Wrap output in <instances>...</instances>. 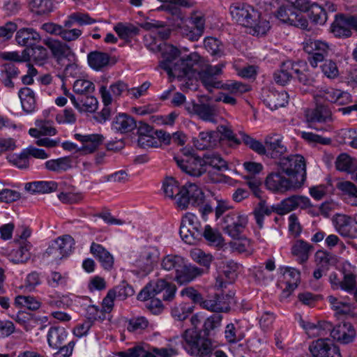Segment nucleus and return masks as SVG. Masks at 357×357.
I'll return each instance as SVG.
<instances>
[{
    "label": "nucleus",
    "mask_w": 357,
    "mask_h": 357,
    "mask_svg": "<svg viewBox=\"0 0 357 357\" xmlns=\"http://www.w3.org/2000/svg\"><path fill=\"white\" fill-rule=\"evenodd\" d=\"M335 167L338 171L354 176L357 171V160L347 153H342L336 159Z\"/></svg>",
    "instance_id": "c9c22d12"
},
{
    "label": "nucleus",
    "mask_w": 357,
    "mask_h": 357,
    "mask_svg": "<svg viewBox=\"0 0 357 357\" xmlns=\"http://www.w3.org/2000/svg\"><path fill=\"white\" fill-rule=\"evenodd\" d=\"M310 20L315 24L322 25L327 20L326 11L317 3H312L308 14Z\"/></svg>",
    "instance_id": "603ef678"
},
{
    "label": "nucleus",
    "mask_w": 357,
    "mask_h": 357,
    "mask_svg": "<svg viewBox=\"0 0 357 357\" xmlns=\"http://www.w3.org/2000/svg\"><path fill=\"white\" fill-rule=\"evenodd\" d=\"M160 258V252L155 247H147L142 249L133 264L142 275H147L153 271Z\"/></svg>",
    "instance_id": "6e6552de"
},
{
    "label": "nucleus",
    "mask_w": 357,
    "mask_h": 357,
    "mask_svg": "<svg viewBox=\"0 0 357 357\" xmlns=\"http://www.w3.org/2000/svg\"><path fill=\"white\" fill-rule=\"evenodd\" d=\"M94 90L95 85L89 80L77 79L73 84V91L80 96L92 94Z\"/></svg>",
    "instance_id": "bf43d9fd"
},
{
    "label": "nucleus",
    "mask_w": 357,
    "mask_h": 357,
    "mask_svg": "<svg viewBox=\"0 0 357 357\" xmlns=\"http://www.w3.org/2000/svg\"><path fill=\"white\" fill-rule=\"evenodd\" d=\"M282 137L277 133H271L264 139L266 154L273 158H280L287 151V147L282 144Z\"/></svg>",
    "instance_id": "4be33fe9"
},
{
    "label": "nucleus",
    "mask_w": 357,
    "mask_h": 357,
    "mask_svg": "<svg viewBox=\"0 0 357 357\" xmlns=\"http://www.w3.org/2000/svg\"><path fill=\"white\" fill-rule=\"evenodd\" d=\"M222 318V315L220 313H214L209 316L204 321L203 328L199 333L211 339L220 327Z\"/></svg>",
    "instance_id": "473e14b6"
},
{
    "label": "nucleus",
    "mask_w": 357,
    "mask_h": 357,
    "mask_svg": "<svg viewBox=\"0 0 357 357\" xmlns=\"http://www.w3.org/2000/svg\"><path fill=\"white\" fill-rule=\"evenodd\" d=\"M150 50L153 52H160L162 60L160 62V67L169 76L180 79L194 77L198 67H201L202 64V58L197 52L190 53L187 56L178 59L180 50L164 42L151 45Z\"/></svg>",
    "instance_id": "f257e3e1"
},
{
    "label": "nucleus",
    "mask_w": 357,
    "mask_h": 357,
    "mask_svg": "<svg viewBox=\"0 0 357 357\" xmlns=\"http://www.w3.org/2000/svg\"><path fill=\"white\" fill-rule=\"evenodd\" d=\"M225 337L230 344L236 343L245 337V332L242 330L238 321L229 324L225 330Z\"/></svg>",
    "instance_id": "ea45409f"
},
{
    "label": "nucleus",
    "mask_w": 357,
    "mask_h": 357,
    "mask_svg": "<svg viewBox=\"0 0 357 357\" xmlns=\"http://www.w3.org/2000/svg\"><path fill=\"white\" fill-rule=\"evenodd\" d=\"M87 59L89 66L96 70L107 66L110 60L108 54L98 51L90 52L88 54Z\"/></svg>",
    "instance_id": "37998d69"
},
{
    "label": "nucleus",
    "mask_w": 357,
    "mask_h": 357,
    "mask_svg": "<svg viewBox=\"0 0 357 357\" xmlns=\"http://www.w3.org/2000/svg\"><path fill=\"white\" fill-rule=\"evenodd\" d=\"M311 206L308 197L301 195H292L276 204L275 213L280 215L287 214L298 208H307Z\"/></svg>",
    "instance_id": "f3484780"
},
{
    "label": "nucleus",
    "mask_w": 357,
    "mask_h": 357,
    "mask_svg": "<svg viewBox=\"0 0 357 357\" xmlns=\"http://www.w3.org/2000/svg\"><path fill=\"white\" fill-rule=\"evenodd\" d=\"M264 103L271 110L284 107L288 102L289 96L284 91H278L273 89H264L261 93Z\"/></svg>",
    "instance_id": "6ab92c4d"
},
{
    "label": "nucleus",
    "mask_w": 357,
    "mask_h": 357,
    "mask_svg": "<svg viewBox=\"0 0 357 357\" xmlns=\"http://www.w3.org/2000/svg\"><path fill=\"white\" fill-rule=\"evenodd\" d=\"M238 269V264L233 260L224 262L222 274L217 278L215 287L222 289L226 287V284L233 283L237 277Z\"/></svg>",
    "instance_id": "5701e85b"
},
{
    "label": "nucleus",
    "mask_w": 357,
    "mask_h": 357,
    "mask_svg": "<svg viewBox=\"0 0 357 357\" xmlns=\"http://www.w3.org/2000/svg\"><path fill=\"white\" fill-rule=\"evenodd\" d=\"M248 220L245 214L238 211L229 212L221 221V227L232 238H240L247 227Z\"/></svg>",
    "instance_id": "423d86ee"
},
{
    "label": "nucleus",
    "mask_w": 357,
    "mask_h": 357,
    "mask_svg": "<svg viewBox=\"0 0 357 357\" xmlns=\"http://www.w3.org/2000/svg\"><path fill=\"white\" fill-rule=\"evenodd\" d=\"M186 261L179 255H168L161 261L162 268L165 271H179L184 266Z\"/></svg>",
    "instance_id": "49530a36"
},
{
    "label": "nucleus",
    "mask_w": 357,
    "mask_h": 357,
    "mask_svg": "<svg viewBox=\"0 0 357 357\" xmlns=\"http://www.w3.org/2000/svg\"><path fill=\"white\" fill-rule=\"evenodd\" d=\"M331 336L337 342L346 344L354 341L356 331L351 324L343 323L333 327Z\"/></svg>",
    "instance_id": "a878e982"
},
{
    "label": "nucleus",
    "mask_w": 357,
    "mask_h": 357,
    "mask_svg": "<svg viewBox=\"0 0 357 357\" xmlns=\"http://www.w3.org/2000/svg\"><path fill=\"white\" fill-rule=\"evenodd\" d=\"M283 275L285 280V287L282 292L281 297L287 298L298 287V283L300 281V272L294 268L286 267Z\"/></svg>",
    "instance_id": "c756f323"
},
{
    "label": "nucleus",
    "mask_w": 357,
    "mask_h": 357,
    "mask_svg": "<svg viewBox=\"0 0 357 357\" xmlns=\"http://www.w3.org/2000/svg\"><path fill=\"white\" fill-rule=\"evenodd\" d=\"M337 94H340L338 89L327 88L324 90H321L317 93L316 96L317 101L321 102V100H326L335 103L337 100Z\"/></svg>",
    "instance_id": "e2e57ef3"
},
{
    "label": "nucleus",
    "mask_w": 357,
    "mask_h": 357,
    "mask_svg": "<svg viewBox=\"0 0 357 357\" xmlns=\"http://www.w3.org/2000/svg\"><path fill=\"white\" fill-rule=\"evenodd\" d=\"M74 137L82 143V146L77 148V151L83 154H90L97 150L103 142L104 137L100 134L81 135L76 133Z\"/></svg>",
    "instance_id": "aec40b11"
},
{
    "label": "nucleus",
    "mask_w": 357,
    "mask_h": 357,
    "mask_svg": "<svg viewBox=\"0 0 357 357\" xmlns=\"http://www.w3.org/2000/svg\"><path fill=\"white\" fill-rule=\"evenodd\" d=\"M276 17L282 22L291 26L306 29L308 26L307 20L299 12L295 10L294 6L287 1L286 4L280 6L277 11Z\"/></svg>",
    "instance_id": "f8f14e48"
},
{
    "label": "nucleus",
    "mask_w": 357,
    "mask_h": 357,
    "mask_svg": "<svg viewBox=\"0 0 357 357\" xmlns=\"http://www.w3.org/2000/svg\"><path fill=\"white\" fill-rule=\"evenodd\" d=\"M41 40L39 33L33 28H22L17 31L15 40L23 47H32Z\"/></svg>",
    "instance_id": "c85d7f7f"
},
{
    "label": "nucleus",
    "mask_w": 357,
    "mask_h": 357,
    "mask_svg": "<svg viewBox=\"0 0 357 357\" xmlns=\"http://www.w3.org/2000/svg\"><path fill=\"white\" fill-rule=\"evenodd\" d=\"M352 19H354V15H336L331 26V32L337 38L350 37L352 33L351 28L353 29V24L351 22Z\"/></svg>",
    "instance_id": "412c9836"
},
{
    "label": "nucleus",
    "mask_w": 357,
    "mask_h": 357,
    "mask_svg": "<svg viewBox=\"0 0 357 357\" xmlns=\"http://www.w3.org/2000/svg\"><path fill=\"white\" fill-rule=\"evenodd\" d=\"M204 195L202 189L195 183L181 186L180 197L176 199V206L181 209H186L189 204L196 206L204 202Z\"/></svg>",
    "instance_id": "9d476101"
},
{
    "label": "nucleus",
    "mask_w": 357,
    "mask_h": 357,
    "mask_svg": "<svg viewBox=\"0 0 357 357\" xmlns=\"http://www.w3.org/2000/svg\"><path fill=\"white\" fill-rule=\"evenodd\" d=\"M31 245L28 241H23L20 247L17 250H13L9 255L10 261L14 264L24 263L31 257L29 250Z\"/></svg>",
    "instance_id": "a18cd8bd"
},
{
    "label": "nucleus",
    "mask_w": 357,
    "mask_h": 357,
    "mask_svg": "<svg viewBox=\"0 0 357 357\" xmlns=\"http://www.w3.org/2000/svg\"><path fill=\"white\" fill-rule=\"evenodd\" d=\"M116 297L119 300H124L128 296H131L135 294L134 289L129 285L126 281H122L121 284L111 289Z\"/></svg>",
    "instance_id": "680f3d73"
},
{
    "label": "nucleus",
    "mask_w": 357,
    "mask_h": 357,
    "mask_svg": "<svg viewBox=\"0 0 357 357\" xmlns=\"http://www.w3.org/2000/svg\"><path fill=\"white\" fill-rule=\"evenodd\" d=\"M233 301V294H215L212 298L204 300L200 306L215 313L227 312L230 310V305Z\"/></svg>",
    "instance_id": "a211bd4d"
},
{
    "label": "nucleus",
    "mask_w": 357,
    "mask_h": 357,
    "mask_svg": "<svg viewBox=\"0 0 357 357\" xmlns=\"http://www.w3.org/2000/svg\"><path fill=\"white\" fill-rule=\"evenodd\" d=\"M309 350L313 357H342L339 347L329 338H319L312 342Z\"/></svg>",
    "instance_id": "ddd939ff"
},
{
    "label": "nucleus",
    "mask_w": 357,
    "mask_h": 357,
    "mask_svg": "<svg viewBox=\"0 0 357 357\" xmlns=\"http://www.w3.org/2000/svg\"><path fill=\"white\" fill-rule=\"evenodd\" d=\"M137 128L136 121L126 113H120L114 119L112 128L121 134L128 133Z\"/></svg>",
    "instance_id": "bb28decb"
},
{
    "label": "nucleus",
    "mask_w": 357,
    "mask_h": 357,
    "mask_svg": "<svg viewBox=\"0 0 357 357\" xmlns=\"http://www.w3.org/2000/svg\"><path fill=\"white\" fill-rule=\"evenodd\" d=\"M203 158L206 169L208 166L219 171L227 169V162L219 154L215 153H204Z\"/></svg>",
    "instance_id": "8fccbe9b"
},
{
    "label": "nucleus",
    "mask_w": 357,
    "mask_h": 357,
    "mask_svg": "<svg viewBox=\"0 0 357 357\" xmlns=\"http://www.w3.org/2000/svg\"><path fill=\"white\" fill-rule=\"evenodd\" d=\"M162 188L166 197L176 199L180 197L181 187L178 182L173 177H167L163 182Z\"/></svg>",
    "instance_id": "09e8293b"
},
{
    "label": "nucleus",
    "mask_w": 357,
    "mask_h": 357,
    "mask_svg": "<svg viewBox=\"0 0 357 357\" xmlns=\"http://www.w3.org/2000/svg\"><path fill=\"white\" fill-rule=\"evenodd\" d=\"M303 48L309 54L307 60L313 68H316L319 62L324 61L330 51L326 43L311 38L306 39L303 43Z\"/></svg>",
    "instance_id": "1a4fd4ad"
},
{
    "label": "nucleus",
    "mask_w": 357,
    "mask_h": 357,
    "mask_svg": "<svg viewBox=\"0 0 357 357\" xmlns=\"http://www.w3.org/2000/svg\"><path fill=\"white\" fill-rule=\"evenodd\" d=\"M31 47V56L37 63H43L48 58V52L46 48L41 45H33Z\"/></svg>",
    "instance_id": "774afa93"
},
{
    "label": "nucleus",
    "mask_w": 357,
    "mask_h": 357,
    "mask_svg": "<svg viewBox=\"0 0 357 357\" xmlns=\"http://www.w3.org/2000/svg\"><path fill=\"white\" fill-rule=\"evenodd\" d=\"M223 67V64L206 65L201 70H199L200 67H198L196 74L198 75L201 82L209 92H212L214 89H222L223 86L222 82L217 79V76L222 74Z\"/></svg>",
    "instance_id": "9b49d317"
},
{
    "label": "nucleus",
    "mask_w": 357,
    "mask_h": 357,
    "mask_svg": "<svg viewBox=\"0 0 357 357\" xmlns=\"http://www.w3.org/2000/svg\"><path fill=\"white\" fill-rule=\"evenodd\" d=\"M44 44L50 50L58 63L68 58L72 53L70 47L59 40L48 38L44 40Z\"/></svg>",
    "instance_id": "cd10ccee"
},
{
    "label": "nucleus",
    "mask_w": 357,
    "mask_h": 357,
    "mask_svg": "<svg viewBox=\"0 0 357 357\" xmlns=\"http://www.w3.org/2000/svg\"><path fill=\"white\" fill-rule=\"evenodd\" d=\"M229 11L233 20L244 26L255 24L253 19L258 17V12L253 7L241 3L231 5Z\"/></svg>",
    "instance_id": "4468645a"
},
{
    "label": "nucleus",
    "mask_w": 357,
    "mask_h": 357,
    "mask_svg": "<svg viewBox=\"0 0 357 357\" xmlns=\"http://www.w3.org/2000/svg\"><path fill=\"white\" fill-rule=\"evenodd\" d=\"M33 7L37 8L36 12L38 15H44L53 11L54 6L51 0H33Z\"/></svg>",
    "instance_id": "338daca9"
},
{
    "label": "nucleus",
    "mask_w": 357,
    "mask_h": 357,
    "mask_svg": "<svg viewBox=\"0 0 357 357\" xmlns=\"http://www.w3.org/2000/svg\"><path fill=\"white\" fill-rule=\"evenodd\" d=\"M176 287L165 279H158L149 282L138 294L137 299L145 301L149 298L160 296L164 301L174 298Z\"/></svg>",
    "instance_id": "7ed1b4c3"
},
{
    "label": "nucleus",
    "mask_w": 357,
    "mask_h": 357,
    "mask_svg": "<svg viewBox=\"0 0 357 357\" xmlns=\"http://www.w3.org/2000/svg\"><path fill=\"white\" fill-rule=\"evenodd\" d=\"M327 300L331 308L336 312V314H347L350 312L351 308L348 303L340 301L333 296H328Z\"/></svg>",
    "instance_id": "052dcab7"
},
{
    "label": "nucleus",
    "mask_w": 357,
    "mask_h": 357,
    "mask_svg": "<svg viewBox=\"0 0 357 357\" xmlns=\"http://www.w3.org/2000/svg\"><path fill=\"white\" fill-rule=\"evenodd\" d=\"M137 134L139 135L138 143L141 146H151L154 131L149 124L144 122H139L137 125Z\"/></svg>",
    "instance_id": "c03bdc74"
},
{
    "label": "nucleus",
    "mask_w": 357,
    "mask_h": 357,
    "mask_svg": "<svg viewBox=\"0 0 357 357\" xmlns=\"http://www.w3.org/2000/svg\"><path fill=\"white\" fill-rule=\"evenodd\" d=\"M174 160L183 172L191 176L199 177L207 171L203 157L191 156L185 160L175 157Z\"/></svg>",
    "instance_id": "dca6fc26"
},
{
    "label": "nucleus",
    "mask_w": 357,
    "mask_h": 357,
    "mask_svg": "<svg viewBox=\"0 0 357 357\" xmlns=\"http://www.w3.org/2000/svg\"><path fill=\"white\" fill-rule=\"evenodd\" d=\"M202 228L198 218L193 213H188L181 220L180 236L183 241L195 245L202 239Z\"/></svg>",
    "instance_id": "39448f33"
},
{
    "label": "nucleus",
    "mask_w": 357,
    "mask_h": 357,
    "mask_svg": "<svg viewBox=\"0 0 357 357\" xmlns=\"http://www.w3.org/2000/svg\"><path fill=\"white\" fill-rule=\"evenodd\" d=\"M217 133L214 131L201 132L197 138L193 139V144L199 150H204L211 146V140Z\"/></svg>",
    "instance_id": "6e6d98bb"
},
{
    "label": "nucleus",
    "mask_w": 357,
    "mask_h": 357,
    "mask_svg": "<svg viewBox=\"0 0 357 357\" xmlns=\"http://www.w3.org/2000/svg\"><path fill=\"white\" fill-rule=\"evenodd\" d=\"M15 304L23 305L31 310H36L40 306V303L31 296H18L15 298Z\"/></svg>",
    "instance_id": "0e129e2a"
},
{
    "label": "nucleus",
    "mask_w": 357,
    "mask_h": 357,
    "mask_svg": "<svg viewBox=\"0 0 357 357\" xmlns=\"http://www.w3.org/2000/svg\"><path fill=\"white\" fill-rule=\"evenodd\" d=\"M72 163V158L66 156L47 160L45 162V166L49 171L60 173L71 169L73 167Z\"/></svg>",
    "instance_id": "58836bf2"
},
{
    "label": "nucleus",
    "mask_w": 357,
    "mask_h": 357,
    "mask_svg": "<svg viewBox=\"0 0 357 357\" xmlns=\"http://www.w3.org/2000/svg\"><path fill=\"white\" fill-rule=\"evenodd\" d=\"M282 172L278 169L276 172L269 174L265 181L268 190L274 192L284 193L301 188L300 182L294 178L285 177Z\"/></svg>",
    "instance_id": "0eeeda50"
},
{
    "label": "nucleus",
    "mask_w": 357,
    "mask_h": 357,
    "mask_svg": "<svg viewBox=\"0 0 357 357\" xmlns=\"http://www.w3.org/2000/svg\"><path fill=\"white\" fill-rule=\"evenodd\" d=\"M68 336V333L63 327H50L47 333V342L50 347L59 348L63 345Z\"/></svg>",
    "instance_id": "e433bc0d"
},
{
    "label": "nucleus",
    "mask_w": 357,
    "mask_h": 357,
    "mask_svg": "<svg viewBox=\"0 0 357 357\" xmlns=\"http://www.w3.org/2000/svg\"><path fill=\"white\" fill-rule=\"evenodd\" d=\"M90 252L99 261L106 271H111L114 267L113 255L102 245L93 242L90 246Z\"/></svg>",
    "instance_id": "b1692460"
},
{
    "label": "nucleus",
    "mask_w": 357,
    "mask_h": 357,
    "mask_svg": "<svg viewBox=\"0 0 357 357\" xmlns=\"http://www.w3.org/2000/svg\"><path fill=\"white\" fill-rule=\"evenodd\" d=\"M184 349L191 356H204L212 353L211 339L196 331L195 328H188L182 333Z\"/></svg>",
    "instance_id": "f03ea898"
},
{
    "label": "nucleus",
    "mask_w": 357,
    "mask_h": 357,
    "mask_svg": "<svg viewBox=\"0 0 357 357\" xmlns=\"http://www.w3.org/2000/svg\"><path fill=\"white\" fill-rule=\"evenodd\" d=\"M297 66L298 64L294 63L290 61L282 63L280 70L275 71L273 74L275 82L281 86L288 83L293 76L294 67Z\"/></svg>",
    "instance_id": "f704fd0d"
},
{
    "label": "nucleus",
    "mask_w": 357,
    "mask_h": 357,
    "mask_svg": "<svg viewBox=\"0 0 357 357\" xmlns=\"http://www.w3.org/2000/svg\"><path fill=\"white\" fill-rule=\"evenodd\" d=\"M201 234L202 238L204 237L210 245L222 247L224 245V238L220 232L208 225L202 229Z\"/></svg>",
    "instance_id": "79ce46f5"
},
{
    "label": "nucleus",
    "mask_w": 357,
    "mask_h": 357,
    "mask_svg": "<svg viewBox=\"0 0 357 357\" xmlns=\"http://www.w3.org/2000/svg\"><path fill=\"white\" fill-rule=\"evenodd\" d=\"M118 36L124 40L132 38L137 36L139 32V29L132 24L118 23L114 28Z\"/></svg>",
    "instance_id": "3c124183"
},
{
    "label": "nucleus",
    "mask_w": 357,
    "mask_h": 357,
    "mask_svg": "<svg viewBox=\"0 0 357 357\" xmlns=\"http://www.w3.org/2000/svg\"><path fill=\"white\" fill-rule=\"evenodd\" d=\"M352 218L348 215L337 214L333 218V224L337 231L342 235L345 229L349 226Z\"/></svg>",
    "instance_id": "69168bd1"
},
{
    "label": "nucleus",
    "mask_w": 357,
    "mask_h": 357,
    "mask_svg": "<svg viewBox=\"0 0 357 357\" xmlns=\"http://www.w3.org/2000/svg\"><path fill=\"white\" fill-rule=\"evenodd\" d=\"M82 102H79L77 109L80 112H94L98 108V100L91 94L81 96Z\"/></svg>",
    "instance_id": "5fc2aeb1"
},
{
    "label": "nucleus",
    "mask_w": 357,
    "mask_h": 357,
    "mask_svg": "<svg viewBox=\"0 0 357 357\" xmlns=\"http://www.w3.org/2000/svg\"><path fill=\"white\" fill-rule=\"evenodd\" d=\"M313 246L303 240H298L293 245L291 248L292 254L297 257L300 263H304L307 261L310 252L312 251Z\"/></svg>",
    "instance_id": "a19ab883"
},
{
    "label": "nucleus",
    "mask_w": 357,
    "mask_h": 357,
    "mask_svg": "<svg viewBox=\"0 0 357 357\" xmlns=\"http://www.w3.org/2000/svg\"><path fill=\"white\" fill-rule=\"evenodd\" d=\"M100 93L101 94V97L102 99L104 107L100 112L97 113L94 116V119L98 123H103L106 121L109 120L111 116L112 109L110 105L112 102V96L110 95L109 91L105 86H102L100 87Z\"/></svg>",
    "instance_id": "2f4dec72"
},
{
    "label": "nucleus",
    "mask_w": 357,
    "mask_h": 357,
    "mask_svg": "<svg viewBox=\"0 0 357 357\" xmlns=\"http://www.w3.org/2000/svg\"><path fill=\"white\" fill-rule=\"evenodd\" d=\"M278 169L290 178H294L303 185L306 178L305 158L301 155H291L280 158L278 163Z\"/></svg>",
    "instance_id": "20e7f679"
},
{
    "label": "nucleus",
    "mask_w": 357,
    "mask_h": 357,
    "mask_svg": "<svg viewBox=\"0 0 357 357\" xmlns=\"http://www.w3.org/2000/svg\"><path fill=\"white\" fill-rule=\"evenodd\" d=\"M204 47L208 52L213 56L220 57L223 55V45L221 42L215 38H206L204 40Z\"/></svg>",
    "instance_id": "4d7b16f0"
},
{
    "label": "nucleus",
    "mask_w": 357,
    "mask_h": 357,
    "mask_svg": "<svg viewBox=\"0 0 357 357\" xmlns=\"http://www.w3.org/2000/svg\"><path fill=\"white\" fill-rule=\"evenodd\" d=\"M202 273L203 269L188 264L187 261H185L184 266L175 273L174 280L179 285H184L190 283Z\"/></svg>",
    "instance_id": "393cba45"
},
{
    "label": "nucleus",
    "mask_w": 357,
    "mask_h": 357,
    "mask_svg": "<svg viewBox=\"0 0 357 357\" xmlns=\"http://www.w3.org/2000/svg\"><path fill=\"white\" fill-rule=\"evenodd\" d=\"M185 109L189 113L197 115L204 121H213L215 109L208 104L193 103L191 105L186 106Z\"/></svg>",
    "instance_id": "72a5a7b5"
},
{
    "label": "nucleus",
    "mask_w": 357,
    "mask_h": 357,
    "mask_svg": "<svg viewBox=\"0 0 357 357\" xmlns=\"http://www.w3.org/2000/svg\"><path fill=\"white\" fill-rule=\"evenodd\" d=\"M239 135L241 142L252 151L260 155L266 154V144L264 145L261 142L252 138L245 132H239Z\"/></svg>",
    "instance_id": "864d4df0"
},
{
    "label": "nucleus",
    "mask_w": 357,
    "mask_h": 357,
    "mask_svg": "<svg viewBox=\"0 0 357 357\" xmlns=\"http://www.w3.org/2000/svg\"><path fill=\"white\" fill-rule=\"evenodd\" d=\"M276 204L268 206L264 200H261L255 208L253 213L258 227H263L264 215H270L273 212L275 213Z\"/></svg>",
    "instance_id": "de8ad7c7"
},
{
    "label": "nucleus",
    "mask_w": 357,
    "mask_h": 357,
    "mask_svg": "<svg viewBox=\"0 0 357 357\" xmlns=\"http://www.w3.org/2000/svg\"><path fill=\"white\" fill-rule=\"evenodd\" d=\"M54 243H57V248L63 258L68 257L71 253L74 240L70 235L59 237L54 241Z\"/></svg>",
    "instance_id": "13d9d810"
},
{
    "label": "nucleus",
    "mask_w": 357,
    "mask_h": 357,
    "mask_svg": "<svg viewBox=\"0 0 357 357\" xmlns=\"http://www.w3.org/2000/svg\"><path fill=\"white\" fill-rule=\"evenodd\" d=\"M23 110L26 113L34 111L36 105L34 92L28 87L22 88L18 92Z\"/></svg>",
    "instance_id": "4c0bfd02"
},
{
    "label": "nucleus",
    "mask_w": 357,
    "mask_h": 357,
    "mask_svg": "<svg viewBox=\"0 0 357 357\" xmlns=\"http://www.w3.org/2000/svg\"><path fill=\"white\" fill-rule=\"evenodd\" d=\"M305 117L308 123H324L332 120V114L328 107L317 104L315 109L306 112Z\"/></svg>",
    "instance_id": "7c9ffc66"
},
{
    "label": "nucleus",
    "mask_w": 357,
    "mask_h": 357,
    "mask_svg": "<svg viewBox=\"0 0 357 357\" xmlns=\"http://www.w3.org/2000/svg\"><path fill=\"white\" fill-rule=\"evenodd\" d=\"M131 349L132 357H173L178 354L176 349L157 348L149 344H138Z\"/></svg>",
    "instance_id": "2eb2a0df"
}]
</instances>
